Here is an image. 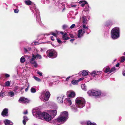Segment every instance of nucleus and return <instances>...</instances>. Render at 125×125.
Instances as JSON below:
<instances>
[{
    "label": "nucleus",
    "mask_w": 125,
    "mask_h": 125,
    "mask_svg": "<svg viewBox=\"0 0 125 125\" xmlns=\"http://www.w3.org/2000/svg\"><path fill=\"white\" fill-rule=\"evenodd\" d=\"M76 106L78 108H82L84 107L85 104L84 99L81 97H78L75 100Z\"/></svg>",
    "instance_id": "f257e3e1"
},
{
    "label": "nucleus",
    "mask_w": 125,
    "mask_h": 125,
    "mask_svg": "<svg viewBox=\"0 0 125 125\" xmlns=\"http://www.w3.org/2000/svg\"><path fill=\"white\" fill-rule=\"evenodd\" d=\"M68 114L67 111L62 112L60 116L56 119V121L59 122L65 121L68 118Z\"/></svg>",
    "instance_id": "f03ea898"
},
{
    "label": "nucleus",
    "mask_w": 125,
    "mask_h": 125,
    "mask_svg": "<svg viewBox=\"0 0 125 125\" xmlns=\"http://www.w3.org/2000/svg\"><path fill=\"white\" fill-rule=\"evenodd\" d=\"M120 36L119 30L118 28H113L111 31V37L113 39L118 38Z\"/></svg>",
    "instance_id": "7ed1b4c3"
},
{
    "label": "nucleus",
    "mask_w": 125,
    "mask_h": 125,
    "mask_svg": "<svg viewBox=\"0 0 125 125\" xmlns=\"http://www.w3.org/2000/svg\"><path fill=\"white\" fill-rule=\"evenodd\" d=\"M50 96V93L48 91L45 93L42 92L40 98L42 101H47L49 99Z\"/></svg>",
    "instance_id": "20e7f679"
},
{
    "label": "nucleus",
    "mask_w": 125,
    "mask_h": 125,
    "mask_svg": "<svg viewBox=\"0 0 125 125\" xmlns=\"http://www.w3.org/2000/svg\"><path fill=\"white\" fill-rule=\"evenodd\" d=\"M44 113H45V112L42 113L40 111L35 112L34 110H33V115H36L37 118L42 120L44 119V115H43V114Z\"/></svg>",
    "instance_id": "39448f33"
},
{
    "label": "nucleus",
    "mask_w": 125,
    "mask_h": 125,
    "mask_svg": "<svg viewBox=\"0 0 125 125\" xmlns=\"http://www.w3.org/2000/svg\"><path fill=\"white\" fill-rule=\"evenodd\" d=\"M48 56L52 58H54L56 57L57 56L56 51L54 50H50L47 51Z\"/></svg>",
    "instance_id": "423d86ee"
},
{
    "label": "nucleus",
    "mask_w": 125,
    "mask_h": 125,
    "mask_svg": "<svg viewBox=\"0 0 125 125\" xmlns=\"http://www.w3.org/2000/svg\"><path fill=\"white\" fill-rule=\"evenodd\" d=\"M43 115H44L43 119L45 121H49L51 120L52 116L47 113H45Z\"/></svg>",
    "instance_id": "0eeeda50"
},
{
    "label": "nucleus",
    "mask_w": 125,
    "mask_h": 125,
    "mask_svg": "<svg viewBox=\"0 0 125 125\" xmlns=\"http://www.w3.org/2000/svg\"><path fill=\"white\" fill-rule=\"evenodd\" d=\"M32 57L30 61V63L31 64H33L35 67H36L37 64L36 62L34 60L36 59V57H35L34 55L33 54H32Z\"/></svg>",
    "instance_id": "6e6552de"
},
{
    "label": "nucleus",
    "mask_w": 125,
    "mask_h": 125,
    "mask_svg": "<svg viewBox=\"0 0 125 125\" xmlns=\"http://www.w3.org/2000/svg\"><path fill=\"white\" fill-rule=\"evenodd\" d=\"M48 112L52 117H54L56 115L57 112L56 110H49Z\"/></svg>",
    "instance_id": "1a4fd4ad"
},
{
    "label": "nucleus",
    "mask_w": 125,
    "mask_h": 125,
    "mask_svg": "<svg viewBox=\"0 0 125 125\" xmlns=\"http://www.w3.org/2000/svg\"><path fill=\"white\" fill-rule=\"evenodd\" d=\"M78 32L77 36L78 38H80L83 36L85 33V31L84 29L83 30L82 29H81L79 30L78 31Z\"/></svg>",
    "instance_id": "9d476101"
},
{
    "label": "nucleus",
    "mask_w": 125,
    "mask_h": 125,
    "mask_svg": "<svg viewBox=\"0 0 125 125\" xmlns=\"http://www.w3.org/2000/svg\"><path fill=\"white\" fill-rule=\"evenodd\" d=\"M29 101L27 99L23 97H21L19 100V101L21 103H28Z\"/></svg>",
    "instance_id": "9b49d317"
},
{
    "label": "nucleus",
    "mask_w": 125,
    "mask_h": 125,
    "mask_svg": "<svg viewBox=\"0 0 125 125\" xmlns=\"http://www.w3.org/2000/svg\"><path fill=\"white\" fill-rule=\"evenodd\" d=\"M94 96L97 97H99L102 96L101 91L99 90H95Z\"/></svg>",
    "instance_id": "f8f14e48"
},
{
    "label": "nucleus",
    "mask_w": 125,
    "mask_h": 125,
    "mask_svg": "<svg viewBox=\"0 0 125 125\" xmlns=\"http://www.w3.org/2000/svg\"><path fill=\"white\" fill-rule=\"evenodd\" d=\"M67 93L69 96L71 98H73L75 96V94L73 92L70 91L67 92Z\"/></svg>",
    "instance_id": "ddd939ff"
},
{
    "label": "nucleus",
    "mask_w": 125,
    "mask_h": 125,
    "mask_svg": "<svg viewBox=\"0 0 125 125\" xmlns=\"http://www.w3.org/2000/svg\"><path fill=\"white\" fill-rule=\"evenodd\" d=\"M80 20L81 21H82L83 24H87V19L86 16H83L82 18H80Z\"/></svg>",
    "instance_id": "4468645a"
},
{
    "label": "nucleus",
    "mask_w": 125,
    "mask_h": 125,
    "mask_svg": "<svg viewBox=\"0 0 125 125\" xmlns=\"http://www.w3.org/2000/svg\"><path fill=\"white\" fill-rule=\"evenodd\" d=\"M63 97V95L59 96L57 98L58 102L60 103H61L63 102L62 98Z\"/></svg>",
    "instance_id": "2eb2a0df"
},
{
    "label": "nucleus",
    "mask_w": 125,
    "mask_h": 125,
    "mask_svg": "<svg viewBox=\"0 0 125 125\" xmlns=\"http://www.w3.org/2000/svg\"><path fill=\"white\" fill-rule=\"evenodd\" d=\"M5 125H12L13 123L10 121L8 119H6L4 121Z\"/></svg>",
    "instance_id": "dca6fc26"
},
{
    "label": "nucleus",
    "mask_w": 125,
    "mask_h": 125,
    "mask_svg": "<svg viewBox=\"0 0 125 125\" xmlns=\"http://www.w3.org/2000/svg\"><path fill=\"white\" fill-rule=\"evenodd\" d=\"M100 71H92V72L90 73V74L93 77H95L98 74L100 73Z\"/></svg>",
    "instance_id": "f3484780"
},
{
    "label": "nucleus",
    "mask_w": 125,
    "mask_h": 125,
    "mask_svg": "<svg viewBox=\"0 0 125 125\" xmlns=\"http://www.w3.org/2000/svg\"><path fill=\"white\" fill-rule=\"evenodd\" d=\"M65 103L68 104L69 106L70 105L72 104V102L70 99L69 98L65 99L64 101Z\"/></svg>",
    "instance_id": "a211bd4d"
},
{
    "label": "nucleus",
    "mask_w": 125,
    "mask_h": 125,
    "mask_svg": "<svg viewBox=\"0 0 125 125\" xmlns=\"http://www.w3.org/2000/svg\"><path fill=\"white\" fill-rule=\"evenodd\" d=\"M8 109L6 108L4 109L2 112L1 115L3 116L8 115Z\"/></svg>",
    "instance_id": "6ab92c4d"
},
{
    "label": "nucleus",
    "mask_w": 125,
    "mask_h": 125,
    "mask_svg": "<svg viewBox=\"0 0 125 125\" xmlns=\"http://www.w3.org/2000/svg\"><path fill=\"white\" fill-rule=\"evenodd\" d=\"M95 90H89L87 92V94L90 96H94Z\"/></svg>",
    "instance_id": "aec40b11"
},
{
    "label": "nucleus",
    "mask_w": 125,
    "mask_h": 125,
    "mask_svg": "<svg viewBox=\"0 0 125 125\" xmlns=\"http://www.w3.org/2000/svg\"><path fill=\"white\" fill-rule=\"evenodd\" d=\"M89 72L87 70H83L82 71V75L85 76L87 75Z\"/></svg>",
    "instance_id": "412c9836"
},
{
    "label": "nucleus",
    "mask_w": 125,
    "mask_h": 125,
    "mask_svg": "<svg viewBox=\"0 0 125 125\" xmlns=\"http://www.w3.org/2000/svg\"><path fill=\"white\" fill-rule=\"evenodd\" d=\"M62 38L64 40H67L69 39V38L68 37L66 33H65L62 36Z\"/></svg>",
    "instance_id": "4be33fe9"
},
{
    "label": "nucleus",
    "mask_w": 125,
    "mask_h": 125,
    "mask_svg": "<svg viewBox=\"0 0 125 125\" xmlns=\"http://www.w3.org/2000/svg\"><path fill=\"white\" fill-rule=\"evenodd\" d=\"M23 119H24L23 121V123L24 125H25L26 124V122L28 120V119L26 116H24Z\"/></svg>",
    "instance_id": "5701e85b"
},
{
    "label": "nucleus",
    "mask_w": 125,
    "mask_h": 125,
    "mask_svg": "<svg viewBox=\"0 0 125 125\" xmlns=\"http://www.w3.org/2000/svg\"><path fill=\"white\" fill-rule=\"evenodd\" d=\"M8 95L9 96L13 97L14 96V93L12 91H10L8 92Z\"/></svg>",
    "instance_id": "b1692460"
},
{
    "label": "nucleus",
    "mask_w": 125,
    "mask_h": 125,
    "mask_svg": "<svg viewBox=\"0 0 125 125\" xmlns=\"http://www.w3.org/2000/svg\"><path fill=\"white\" fill-rule=\"evenodd\" d=\"M25 3L27 5H30L32 3V2L30 0H27L24 1Z\"/></svg>",
    "instance_id": "393cba45"
},
{
    "label": "nucleus",
    "mask_w": 125,
    "mask_h": 125,
    "mask_svg": "<svg viewBox=\"0 0 125 125\" xmlns=\"http://www.w3.org/2000/svg\"><path fill=\"white\" fill-rule=\"evenodd\" d=\"M72 110L74 112H76L77 110V108L75 106H71Z\"/></svg>",
    "instance_id": "a878e982"
},
{
    "label": "nucleus",
    "mask_w": 125,
    "mask_h": 125,
    "mask_svg": "<svg viewBox=\"0 0 125 125\" xmlns=\"http://www.w3.org/2000/svg\"><path fill=\"white\" fill-rule=\"evenodd\" d=\"M87 125H97L95 123H92L89 121H88L87 123Z\"/></svg>",
    "instance_id": "bb28decb"
},
{
    "label": "nucleus",
    "mask_w": 125,
    "mask_h": 125,
    "mask_svg": "<svg viewBox=\"0 0 125 125\" xmlns=\"http://www.w3.org/2000/svg\"><path fill=\"white\" fill-rule=\"evenodd\" d=\"M81 87L82 89L84 91L87 90L86 87L84 84H83L82 85Z\"/></svg>",
    "instance_id": "cd10ccee"
},
{
    "label": "nucleus",
    "mask_w": 125,
    "mask_h": 125,
    "mask_svg": "<svg viewBox=\"0 0 125 125\" xmlns=\"http://www.w3.org/2000/svg\"><path fill=\"white\" fill-rule=\"evenodd\" d=\"M25 61V58L23 56H22L20 59V61L21 63L24 62Z\"/></svg>",
    "instance_id": "c85d7f7f"
},
{
    "label": "nucleus",
    "mask_w": 125,
    "mask_h": 125,
    "mask_svg": "<svg viewBox=\"0 0 125 125\" xmlns=\"http://www.w3.org/2000/svg\"><path fill=\"white\" fill-rule=\"evenodd\" d=\"M85 24H83L82 25V27L83 29H82L83 30L84 29V30L85 31L86 30H87L88 29V28L85 25Z\"/></svg>",
    "instance_id": "c756f323"
},
{
    "label": "nucleus",
    "mask_w": 125,
    "mask_h": 125,
    "mask_svg": "<svg viewBox=\"0 0 125 125\" xmlns=\"http://www.w3.org/2000/svg\"><path fill=\"white\" fill-rule=\"evenodd\" d=\"M104 72L106 73H107L108 72H110V69L109 67L105 68L104 69Z\"/></svg>",
    "instance_id": "7c9ffc66"
},
{
    "label": "nucleus",
    "mask_w": 125,
    "mask_h": 125,
    "mask_svg": "<svg viewBox=\"0 0 125 125\" xmlns=\"http://www.w3.org/2000/svg\"><path fill=\"white\" fill-rule=\"evenodd\" d=\"M78 82V80H74L72 81V83L74 85L76 84H77Z\"/></svg>",
    "instance_id": "2f4dec72"
},
{
    "label": "nucleus",
    "mask_w": 125,
    "mask_h": 125,
    "mask_svg": "<svg viewBox=\"0 0 125 125\" xmlns=\"http://www.w3.org/2000/svg\"><path fill=\"white\" fill-rule=\"evenodd\" d=\"M89 7L88 5H86L85 9V11H88L89 10Z\"/></svg>",
    "instance_id": "473e14b6"
},
{
    "label": "nucleus",
    "mask_w": 125,
    "mask_h": 125,
    "mask_svg": "<svg viewBox=\"0 0 125 125\" xmlns=\"http://www.w3.org/2000/svg\"><path fill=\"white\" fill-rule=\"evenodd\" d=\"M116 70L115 68V67H113L111 69V70L110 71V73H111L115 71Z\"/></svg>",
    "instance_id": "72a5a7b5"
},
{
    "label": "nucleus",
    "mask_w": 125,
    "mask_h": 125,
    "mask_svg": "<svg viewBox=\"0 0 125 125\" xmlns=\"http://www.w3.org/2000/svg\"><path fill=\"white\" fill-rule=\"evenodd\" d=\"M31 92L33 93H35L36 91L35 89L33 88V87L31 88Z\"/></svg>",
    "instance_id": "f704fd0d"
},
{
    "label": "nucleus",
    "mask_w": 125,
    "mask_h": 125,
    "mask_svg": "<svg viewBox=\"0 0 125 125\" xmlns=\"http://www.w3.org/2000/svg\"><path fill=\"white\" fill-rule=\"evenodd\" d=\"M34 56L35 57H36V58L41 59L42 58L41 55L38 54H37L36 56L34 55Z\"/></svg>",
    "instance_id": "c9c22d12"
},
{
    "label": "nucleus",
    "mask_w": 125,
    "mask_h": 125,
    "mask_svg": "<svg viewBox=\"0 0 125 125\" xmlns=\"http://www.w3.org/2000/svg\"><path fill=\"white\" fill-rule=\"evenodd\" d=\"M121 60L120 61V62H124L125 59V58L124 56H122L121 57Z\"/></svg>",
    "instance_id": "e433bc0d"
},
{
    "label": "nucleus",
    "mask_w": 125,
    "mask_h": 125,
    "mask_svg": "<svg viewBox=\"0 0 125 125\" xmlns=\"http://www.w3.org/2000/svg\"><path fill=\"white\" fill-rule=\"evenodd\" d=\"M10 82L9 81H8L5 83L6 85L8 86H9L10 85Z\"/></svg>",
    "instance_id": "4c0bfd02"
},
{
    "label": "nucleus",
    "mask_w": 125,
    "mask_h": 125,
    "mask_svg": "<svg viewBox=\"0 0 125 125\" xmlns=\"http://www.w3.org/2000/svg\"><path fill=\"white\" fill-rule=\"evenodd\" d=\"M87 3V2L85 1H84L81 4V6L82 7H83L84 6L85 4Z\"/></svg>",
    "instance_id": "58836bf2"
},
{
    "label": "nucleus",
    "mask_w": 125,
    "mask_h": 125,
    "mask_svg": "<svg viewBox=\"0 0 125 125\" xmlns=\"http://www.w3.org/2000/svg\"><path fill=\"white\" fill-rule=\"evenodd\" d=\"M34 79L37 81H40V79L37 77H34Z\"/></svg>",
    "instance_id": "ea45409f"
},
{
    "label": "nucleus",
    "mask_w": 125,
    "mask_h": 125,
    "mask_svg": "<svg viewBox=\"0 0 125 125\" xmlns=\"http://www.w3.org/2000/svg\"><path fill=\"white\" fill-rule=\"evenodd\" d=\"M4 95H5V94H4L2 92H1L0 93V96H2V97H3L4 96Z\"/></svg>",
    "instance_id": "a19ab883"
},
{
    "label": "nucleus",
    "mask_w": 125,
    "mask_h": 125,
    "mask_svg": "<svg viewBox=\"0 0 125 125\" xmlns=\"http://www.w3.org/2000/svg\"><path fill=\"white\" fill-rule=\"evenodd\" d=\"M14 11L15 13H18L19 11V10L18 9H15L14 10Z\"/></svg>",
    "instance_id": "79ce46f5"
},
{
    "label": "nucleus",
    "mask_w": 125,
    "mask_h": 125,
    "mask_svg": "<svg viewBox=\"0 0 125 125\" xmlns=\"http://www.w3.org/2000/svg\"><path fill=\"white\" fill-rule=\"evenodd\" d=\"M63 28L65 29L67 28L68 27V26L67 25H64L62 26Z\"/></svg>",
    "instance_id": "37998d69"
},
{
    "label": "nucleus",
    "mask_w": 125,
    "mask_h": 125,
    "mask_svg": "<svg viewBox=\"0 0 125 125\" xmlns=\"http://www.w3.org/2000/svg\"><path fill=\"white\" fill-rule=\"evenodd\" d=\"M52 35L54 36L55 38H56L57 36V34L55 33L52 32Z\"/></svg>",
    "instance_id": "c03bdc74"
},
{
    "label": "nucleus",
    "mask_w": 125,
    "mask_h": 125,
    "mask_svg": "<svg viewBox=\"0 0 125 125\" xmlns=\"http://www.w3.org/2000/svg\"><path fill=\"white\" fill-rule=\"evenodd\" d=\"M75 24H72L70 27V28L71 29H72L75 26Z\"/></svg>",
    "instance_id": "a18cd8bd"
},
{
    "label": "nucleus",
    "mask_w": 125,
    "mask_h": 125,
    "mask_svg": "<svg viewBox=\"0 0 125 125\" xmlns=\"http://www.w3.org/2000/svg\"><path fill=\"white\" fill-rule=\"evenodd\" d=\"M84 79V78L83 77L81 78H80L78 80V82H79L80 81L82 80H83Z\"/></svg>",
    "instance_id": "49530a36"
},
{
    "label": "nucleus",
    "mask_w": 125,
    "mask_h": 125,
    "mask_svg": "<svg viewBox=\"0 0 125 125\" xmlns=\"http://www.w3.org/2000/svg\"><path fill=\"white\" fill-rule=\"evenodd\" d=\"M5 76L6 77H10V75L8 74H5Z\"/></svg>",
    "instance_id": "de8ad7c7"
},
{
    "label": "nucleus",
    "mask_w": 125,
    "mask_h": 125,
    "mask_svg": "<svg viewBox=\"0 0 125 125\" xmlns=\"http://www.w3.org/2000/svg\"><path fill=\"white\" fill-rule=\"evenodd\" d=\"M57 41L59 43H60L62 42V41L59 39H57Z\"/></svg>",
    "instance_id": "09e8293b"
},
{
    "label": "nucleus",
    "mask_w": 125,
    "mask_h": 125,
    "mask_svg": "<svg viewBox=\"0 0 125 125\" xmlns=\"http://www.w3.org/2000/svg\"><path fill=\"white\" fill-rule=\"evenodd\" d=\"M70 37L72 38H74V36L73 35V34H70Z\"/></svg>",
    "instance_id": "8fccbe9b"
},
{
    "label": "nucleus",
    "mask_w": 125,
    "mask_h": 125,
    "mask_svg": "<svg viewBox=\"0 0 125 125\" xmlns=\"http://www.w3.org/2000/svg\"><path fill=\"white\" fill-rule=\"evenodd\" d=\"M37 73L41 76L42 75V73L41 72H38Z\"/></svg>",
    "instance_id": "3c124183"
},
{
    "label": "nucleus",
    "mask_w": 125,
    "mask_h": 125,
    "mask_svg": "<svg viewBox=\"0 0 125 125\" xmlns=\"http://www.w3.org/2000/svg\"><path fill=\"white\" fill-rule=\"evenodd\" d=\"M71 77L70 76H69L68 77H67L66 78V81H67Z\"/></svg>",
    "instance_id": "603ef678"
},
{
    "label": "nucleus",
    "mask_w": 125,
    "mask_h": 125,
    "mask_svg": "<svg viewBox=\"0 0 125 125\" xmlns=\"http://www.w3.org/2000/svg\"><path fill=\"white\" fill-rule=\"evenodd\" d=\"M76 5H71L72 7H76Z\"/></svg>",
    "instance_id": "864d4df0"
},
{
    "label": "nucleus",
    "mask_w": 125,
    "mask_h": 125,
    "mask_svg": "<svg viewBox=\"0 0 125 125\" xmlns=\"http://www.w3.org/2000/svg\"><path fill=\"white\" fill-rule=\"evenodd\" d=\"M85 1L84 0H81L79 2V3H82L83 2Z\"/></svg>",
    "instance_id": "5fc2aeb1"
},
{
    "label": "nucleus",
    "mask_w": 125,
    "mask_h": 125,
    "mask_svg": "<svg viewBox=\"0 0 125 125\" xmlns=\"http://www.w3.org/2000/svg\"><path fill=\"white\" fill-rule=\"evenodd\" d=\"M24 114H27L28 113V112L27 110H26V111H24L23 112Z\"/></svg>",
    "instance_id": "6e6d98bb"
},
{
    "label": "nucleus",
    "mask_w": 125,
    "mask_h": 125,
    "mask_svg": "<svg viewBox=\"0 0 125 125\" xmlns=\"http://www.w3.org/2000/svg\"><path fill=\"white\" fill-rule=\"evenodd\" d=\"M122 73L123 76H125V71L122 72Z\"/></svg>",
    "instance_id": "4d7b16f0"
},
{
    "label": "nucleus",
    "mask_w": 125,
    "mask_h": 125,
    "mask_svg": "<svg viewBox=\"0 0 125 125\" xmlns=\"http://www.w3.org/2000/svg\"><path fill=\"white\" fill-rule=\"evenodd\" d=\"M120 64L119 63H118L116 64L115 66L116 67H118L119 66Z\"/></svg>",
    "instance_id": "13d9d810"
},
{
    "label": "nucleus",
    "mask_w": 125,
    "mask_h": 125,
    "mask_svg": "<svg viewBox=\"0 0 125 125\" xmlns=\"http://www.w3.org/2000/svg\"><path fill=\"white\" fill-rule=\"evenodd\" d=\"M53 36H52V37H51V40L53 41L54 40V38H53Z\"/></svg>",
    "instance_id": "bf43d9fd"
},
{
    "label": "nucleus",
    "mask_w": 125,
    "mask_h": 125,
    "mask_svg": "<svg viewBox=\"0 0 125 125\" xmlns=\"http://www.w3.org/2000/svg\"><path fill=\"white\" fill-rule=\"evenodd\" d=\"M74 39H71L70 40V41L71 42H73V41H74Z\"/></svg>",
    "instance_id": "052dcab7"
},
{
    "label": "nucleus",
    "mask_w": 125,
    "mask_h": 125,
    "mask_svg": "<svg viewBox=\"0 0 125 125\" xmlns=\"http://www.w3.org/2000/svg\"><path fill=\"white\" fill-rule=\"evenodd\" d=\"M28 88H27L26 89H25V91L26 92H27V91L28 90Z\"/></svg>",
    "instance_id": "680f3d73"
},
{
    "label": "nucleus",
    "mask_w": 125,
    "mask_h": 125,
    "mask_svg": "<svg viewBox=\"0 0 125 125\" xmlns=\"http://www.w3.org/2000/svg\"><path fill=\"white\" fill-rule=\"evenodd\" d=\"M24 50L25 51H26V52H27V49H26L25 48Z\"/></svg>",
    "instance_id": "e2e57ef3"
},
{
    "label": "nucleus",
    "mask_w": 125,
    "mask_h": 125,
    "mask_svg": "<svg viewBox=\"0 0 125 125\" xmlns=\"http://www.w3.org/2000/svg\"><path fill=\"white\" fill-rule=\"evenodd\" d=\"M29 85H28V87H27V88H28V89H29Z\"/></svg>",
    "instance_id": "0e129e2a"
},
{
    "label": "nucleus",
    "mask_w": 125,
    "mask_h": 125,
    "mask_svg": "<svg viewBox=\"0 0 125 125\" xmlns=\"http://www.w3.org/2000/svg\"><path fill=\"white\" fill-rule=\"evenodd\" d=\"M116 61V59H115L114 60V62H115Z\"/></svg>",
    "instance_id": "69168bd1"
},
{
    "label": "nucleus",
    "mask_w": 125,
    "mask_h": 125,
    "mask_svg": "<svg viewBox=\"0 0 125 125\" xmlns=\"http://www.w3.org/2000/svg\"><path fill=\"white\" fill-rule=\"evenodd\" d=\"M124 55H125V52L124 53Z\"/></svg>",
    "instance_id": "338daca9"
},
{
    "label": "nucleus",
    "mask_w": 125,
    "mask_h": 125,
    "mask_svg": "<svg viewBox=\"0 0 125 125\" xmlns=\"http://www.w3.org/2000/svg\"><path fill=\"white\" fill-rule=\"evenodd\" d=\"M34 125H38L36 124H35Z\"/></svg>",
    "instance_id": "774afa93"
}]
</instances>
